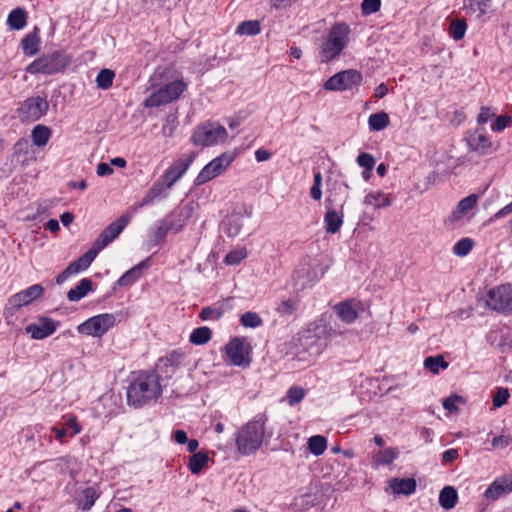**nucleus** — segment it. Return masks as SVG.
<instances>
[{
    "label": "nucleus",
    "instance_id": "obj_6",
    "mask_svg": "<svg viewBox=\"0 0 512 512\" xmlns=\"http://www.w3.org/2000/svg\"><path fill=\"white\" fill-rule=\"evenodd\" d=\"M225 354L233 366L248 368L252 362L251 347L245 338L231 339L225 346Z\"/></svg>",
    "mask_w": 512,
    "mask_h": 512
},
{
    "label": "nucleus",
    "instance_id": "obj_32",
    "mask_svg": "<svg viewBox=\"0 0 512 512\" xmlns=\"http://www.w3.org/2000/svg\"><path fill=\"white\" fill-rule=\"evenodd\" d=\"M492 0H465L464 8L467 14L483 17L490 9Z\"/></svg>",
    "mask_w": 512,
    "mask_h": 512
},
{
    "label": "nucleus",
    "instance_id": "obj_22",
    "mask_svg": "<svg viewBox=\"0 0 512 512\" xmlns=\"http://www.w3.org/2000/svg\"><path fill=\"white\" fill-rule=\"evenodd\" d=\"M512 492V475L496 478L486 489L484 495L489 500H497Z\"/></svg>",
    "mask_w": 512,
    "mask_h": 512
},
{
    "label": "nucleus",
    "instance_id": "obj_5",
    "mask_svg": "<svg viewBox=\"0 0 512 512\" xmlns=\"http://www.w3.org/2000/svg\"><path fill=\"white\" fill-rule=\"evenodd\" d=\"M190 363L189 353L182 349H175L160 357L155 364L154 371L159 378L170 379L183 367Z\"/></svg>",
    "mask_w": 512,
    "mask_h": 512
},
{
    "label": "nucleus",
    "instance_id": "obj_29",
    "mask_svg": "<svg viewBox=\"0 0 512 512\" xmlns=\"http://www.w3.org/2000/svg\"><path fill=\"white\" fill-rule=\"evenodd\" d=\"M98 255V252L96 249L91 247L87 252H85L83 255H81L77 260L71 262L68 265V268L71 270L73 274H77L81 271L87 270L91 263L94 261L96 256Z\"/></svg>",
    "mask_w": 512,
    "mask_h": 512
},
{
    "label": "nucleus",
    "instance_id": "obj_17",
    "mask_svg": "<svg viewBox=\"0 0 512 512\" xmlns=\"http://www.w3.org/2000/svg\"><path fill=\"white\" fill-rule=\"evenodd\" d=\"M478 195L470 194L469 196L460 200L456 208L451 212L446 220V223L451 225L461 222L463 220H469L473 216V210L478 203Z\"/></svg>",
    "mask_w": 512,
    "mask_h": 512
},
{
    "label": "nucleus",
    "instance_id": "obj_3",
    "mask_svg": "<svg viewBox=\"0 0 512 512\" xmlns=\"http://www.w3.org/2000/svg\"><path fill=\"white\" fill-rule=\"evenodd\" d=\"M266 419L256 416L236 433L237 450L242 455L255 453L262 445Z\"/></svg>",
    "mask_w": 512,
    "mask_h": 512
},
{
    "label": "nucleus",
    "instance_id": "obj_49",
    "mask_svg": "<svg viewBox=\"0 0 512 512\" xmlns=\"http://www.w3.org/2000/svg\"><path fill=\"white\" fill-rule=\"evenodd\" d=\"M242 326L247 328H257L263 324L262 318L252 311L245 312L240 319Z\"/></svg>",
    "mask_w": 512,
    "mask_h": 512
},
{
    "label": "nucleus",
    "instance_id": "obj_31",
    "mask_svg": "<svg viewBox=\"0 0 512 512\" xmlns=\"http://www.w3.org/2000/svg\"><path fill=\"white\" fill-rule=\"evenodd\" d=\"M93 289V282L90 278H83L76 287L70 289L67 298L71 302H76L84 298Z\"/></svg>",
    "mask_w": 512,
    "mask_h": 512
},
{
    "label": "nucleus",
    "instance_id": "obj_13",
    "mask_svg": "<svg viewBox=\"0 0 512 512\" xmlns=\"http://www.w3.org/2000/svg\"><path fill=\"white\" fill-rule=\"evenodd\" d=\"M362 75L357 70L348 69L331 76L323 85L326 91H345L360 85Z\"/></svg>",
    "mask_w": 512,
    "mask_h": 512
},
{
    "label": "nucleus",
    "instance_id": "obj_20",
    "mask_svg": "<svg viewBox=\"0 0 512 512\" xmlns=\"http://www.w3.org/2000/svg\"><path fill=\"white\" fill-rule=\"evenodd\" d=\"M44 292V288L40 284H34L14 295H12L8 304L11 308H21L22 306H26L39 298Z\"/></svg>",
    "mask_w": 512,
    "mask_h": 512
},
{
    "label": "nucleus",
    "instance_id": "obj_64",
    "mask_svg": "<svg viewBox=\"0 0 512 512\" xmlns=\"http://www.w3.org/2000/svg\"><path fill=\"white\" fill-rule=\"evenodd\" d=\"M199 317L203 321L210 319H218L220 317V313L210 307H205L201 310Z\"/></svg>",
    "mask_w": 512,
    "mask_h": 512
},
{
    "label": "nucleus",
    "instance_id": "obj_56",
    "mask_svg": "<svg viewBox=\"0 0 512 512\" xmlns=\"http://www.w3.org/2000/svg\"><path fill=\"white\" fill-rule=\"evenodd\" d=\"M509 397V389L505 387H499L493 396V406L496 408L502 407L507 403Z\"/></svg>",
    "mask_w": 512,
    "mask_h": 512
},
{
    "label": "nucleus",
    "instance_id": "obj_58",
    "mask_svg": "<svg viewBox=\"0 0 512 512\" xmlns=\"http://www.w3.org/2000/svg\"><path fill=\"white\" fill-rule=\"evenodd\" d=\"M380 0H363L361 4L362 13L364 15H370L380 10Z\"/></svg>",
    "mask_w": 512,
    "mask_h": 512
},
{
    "label": "nucleus",
    "instance_id": "obj_18",
    "mask_svg": "<svg viewBox=\"0 0 512 512\" xmlns=\"http://www.w3.org/2000/svg\"><path fill=\"white\" fill-rule=\"evenodd\" d=\"M59 322L54 321L52 318L47 316H41L38 318L37 323H31L25 327V332L30 335L34 340H42L52 335Z\"/></svg>",
    "mask_w": 512,
    "mask_h": 512
},
{
    "label": "nucleus",
    "instance_id": "obj_26",
    "mask_svg": "<svg viewBox=\"0 0 512 512\" xmlns=\"http://www.w3.org/2000/svg\"><path fill=\"white\" fill-rule=\"evenodd\" d=\"M167 189H169V187L166 186L165 182L159 179L152 185L142 200L134 205L133 209L138 210L153 204L156 200L162 198Z\"/></svg>",
    "mask_w": 512,
    "mask_h": 512
},
{
    "label": "nucleus",
    "instance_id": "obj_9",
    "mask_svg": "<svg viewBox=\"0 0 512 512\" xmlns=\"http://www.w3.org/2000/svg\"><path fill=\"white\" fill-rule=\"evenodd\" d=\"M236 157L237 153L235 151L222 153L204 166L196 178V183L204 184L221 175L233 163Z\"/></svg>",
    "mask_w": 512,
    "mask_h": 512
},
{
    "label": "nucleus",
    "instance_id": "obj_50",
    "mask_svg": "<svg viewBox=\"0 0 512 512\" xmlns=\"http://www.w3.org/2000/svg\"><path fill=\"white\" fill-rule=\"evenodd\" d=\"M211 461L207 452L199 451L194 453V474L200 473L208 468Z\"/></svg>",
    "mask_w": 512,
    "mask_h": 512
},
{
    "label": "nucleus",
    "instance_id": "obj_4",
    "mask_svg": "<svg viewBox=\"0 0 512 512\" xmlns=\"http://www.w3.org/2000/svg\"><path fill=\"white\" fill-rule=\"evenodd\" d=\"M70 56L62 50L43 54L25 67V72L31 75H53L63 72L70 64Z\"/></svg>",
    "mask_w": 512,
    "mask_h": 512
},
{
    "label": "nucleus",
    "instance_id": "obj_23",
    "mask_svg": "<svg viewBox=\"0 0 512 512\" xmlns=\"http://www.w3.org/2000/svg\"><path fill=\"white\" fill-rule=\"evenodd\" d=\"M330 204H331V199L327 198L326 199L327 212L325 213V216H324V224H325V229H326L327 233L335 234L341 229V227L343 225L344 203L340 204L339 211H337L334 208L329 207Z\"/></svg>",
    "mask_w": 512,
    "mask_h": 512
},
{
    "label": "nucleus",
    "instance_id": "obj_62",
    "mask_svg": "<svg viewBox=\"0 0 512 512\" xmlns=\"http://www.w3.org/2000/svg\"><path fill=\"white\" fill-rule=\"evenodd\" d=\"M511 443V438L506 435L496 436L492 439L491 445L494 449H505Z\"/></svg>",
    "mask_w": 512,
    "mask_h": 512
},
{
    "label": "nucleus",
    "instance_id": "obj_2",
    "mask_svg": "<svg viewBox=\"0 0 512 512\" xmlns=\"http://www.w3.org/2000/svg\"><path fill=\"white\" fill-rule=\"evenodd\" d=\"M351 29L344 22L335 23L322 36L319 44V58L322 63H329L339 58L350 42Z\"/></svg>",
    "mask_w": 512,
    "mask_h": 512
},
{
    "label": "nucleus",
    "instance_id": "obj_40",
    "mask_svg": "<svg viewBox=\"0 0 512 512\" xmlns=\"http://www.w3.org/2000/svg\"><path fill=\"white\" fill-rule=\"evenodd\" d=\"M389 123V116L383 111L371 114L368 118L369 129L372 131H382L388 127Z\"/></svg>",
    "mask_w": 512,
    "mask_h": 512
},
{
    "label": "nucleus",
    "instance_id": "obj_1",
    "mask_svg": "<svg viewBox=\"0 0 512 512\" xmlns=\"http://www.w3.org/2000/svg\"><path fill=\"white\" fill-rule=\"evenodd\" d=\"M161 395V379L154 370H141L133 373L126 388L127 404L135 409L156 402Z\"/></svg>",
    "mask_w": 512,
    "mask_h": 512
},
{
    "label": "nucleus",
    "instance_id": "obj_37",
    "mask_svg": "<svg viewBox=\"0 0 512 512\" xmlns=\"http://www.w3.org/2000/svg\"><path fill=\"white\" fill-rule=\"evenodd\" d=\"M458 500V494L455 488L451 486L444 487L439 495V504L442 508L449 510L455 507Z\"/></svg>",
    "mask_w": 512,
    "mask_h": 512
},
{
    "label": "nucleus",
    "instance_id": "obj_51",
    "mask_svg": "<svg viewBox=\"0 0 512 512\" xmlns=\"http://www.w3.org/2000/svg\"><path fill=\"white\" fill-rule=\"evenodd\" d=\"M212 331L206 326L194 329V345H203L210 341Z\"/></svg>",
    "mask_w": 512,
    "mask_h": 512
},
{
    "label": "nucleus",
    "instance_id": "obj_16",
    "mask_svg": "<svg viewBox=\"0 0 512 512\" xmlns=\"http://www.w3.org/2000/svg\"><path fill=\"white\" fill-rule=\"evenodd\" d=\"M469 151L475 152L480 156H485L497 151V146L490 140L489 135L484 129H475L466 137Z\"/></svg>",
    "mask_w": 512,
    "mask_h": 512
},
{
    "label": "nucleus",
    "instance_id": "obj_30",
    "mask_svg": "<svg viewBox=\"0 0 512 512\" xmlns=\"http://www.w3.org/2000/svg\"><path fill=\"white\" fill-rule=\"evenodd\" d=\"M364 204L374 209H380L391 206L392 198L390 194H385L382 191H372L365 196Z\"/></svg>",
    "mask_w": 512,
    "mask_h": 512
},
{
    "label": "nucleus",
    "instance_id": "obj_14",
    "mask_svg": "<svg viewBox=\"0 0 512 512\" xmlns=\"http://www.w3.org/2000/svg\"><path fill=\"white\" fill-rule=\"evenodd\" d=\"M49 108V103L40 96L29 97L17 109L18 117L23 122H34L43 117Z\"/></svg>",
    "mask_w": 512,
    "mask_h": 512
},
{
    "label": "nucleus",
    "instance_id": "obj_10",
    "mask_svg": "<svg viewBox=\"0 0 512 512\" xmlns=\"http://www.w3.org/2000/svg\"><path fill=\"white\" fill-rule=\"evenodd\" d=\"M317 267L318 264L311 257L302 258L294 272L295 285L299 289H305L317 282L324 274L323 271L319 272Z\"/></svg>",
    "mask_w": 512,
    "mask_h": 512
},
{
    "label": "nucleus",
    "instance_id": "obj_57",
    "mask_svg": "<svg viewBox=\"0 0 512 512\" xmlns=\"http://www.w3.org/2000/svg\"><path fill=\"white\" fill-rule=\"evenodd\" d=\"M241 229H242V224L237 219L228 220L227 223H225V225H224V232L229 237L237 236L240 233Z\"/></svg>",
    "mask_w": 512,
    "mask_h": 512
},
{
    "label": "nucleus",
    "instance_id": "obj_34",
    "mask_svg": "<svg viewBox=\"0 0 512 512\" xmlns=\"http://www.w3.org/2000/svg\"><path fill=\"white\" fill-rule=\"evenodd\" d=\"M168 232H170V231H169L164 219L160 220L155 225V228L153 229V231L147 241V246L149 248H153V247H156V246L164 243Z\"/></svg>",
    "mask_w": 512,
    "mask_h": 512
},
{
    "label": "nucleus",
    "instance_id": "obj_7",
    "mask_svg": "<svg viewBox=\"0 0 512 512\" xmlns=\"http://www.w3.org/2000/svg\"><path fill=\"white\" fill-rule=\"evenodd\" d=\"M228 137L224 126L216 122L199 125L194 131V144L212 146L226 141Z\"/></svg>",
    "mask_w": 512,
    "mask_h": 512
},
{
    "label": "nucleus",
    "instance_id": "obj_55",
    "mask_svg": "<svg viewBox=\"0 0 512 512\" xmlns=\"http://www.w3.org/2000/svg\"><path fill=\"white\" fill-rule=\"evenodd\" d=\"M510 126H512V117L509 115H500L496 117L494 123L491 125V130L501 132Z\"/></svg>",
    "mask_w": 512,
    "mask_h": 512
},
{
    "label": "nucleus",
    "instance_id": "obj_27",
    "mask_svg": "<svg viewBox=\"0 0 512 512\" xmlns=\"http://www.w3.org/2000/svg\"><path fill=\"white\" fill-rule=\"evenodd\" d=\"M416 481L413 478H392L389 488L395 495H411L416 491Z\"/></svg>",
    "mask_w": 512,
    "mask_h": 512
},
{
    "label": "nucleus",
    "instance_id": "obj_63",
    "mask_svg": "<svg viewBox=\"0 0 512 512\" xmlns=\"http://www.w3.org/2000/svg\"><path fill=\"white\" fill-rule=\"evenodd\" d=\"M299 0H269L270 6L275 10L286 9Z\"/></svg>",
    "mask_w": 512,
    "mask_h": 512
},
{
    "label": "nucleus",
    "instance_id": "obj_53",
    "mask_svg": "<svg viewBox=\"0 0 512 512\" xmlns=\"http://www.w3.org/2000/svg\"><path fill=\"white\" fill-rule=\"evenodd\" d=\"M306 395V392L301 387H291L288 389L286 397L290 406L301 402Z\"/></svg>",
    "mask_w": 512,
    "mask_h": 512
},
{
    "label": "nucleus",
    "instance_id": "obj_15",
    "mask_svg": "<svg viewBox=\"0 0 512 512\" xmlns=\"http://www.w3.org/2000/svg\"><path fill=\"white\" fill-rule=\"evenodd\" d=\"M131 221L130 214H124L110 223L96 238L92 247L99 253L114 239H116Z\"/></svg>",
    "mask_w": 512,
    "mask_h": 512
},
{
    "label": "nucleus",
    "instance_id": "obj_59",
    "mask_svg": "<svg viewBox=\"0 0 512 512\" xmlns=\"http://www.w3.org/2000/svg\"><path fill=\"white\" fill-rule=\"evenodd\" d=\"M356 161L359 166L364 167L367 170H372L375 165V159L369 153H360Z\"/></svg>",
    "mask_w": 512,
    "mask_h": 512
},
{
    "label": "nucleus",
    "instance_id": "obj_21",
    "mask_svg": "<svg viewBox=\"0 0 512 512\" xmlns=\"http://www.w3.org/2000/svg\"><path fill=\"white\" fill-rule=\"evenodd\" d=\"M62 419L63 423L61 427H52V432L54 433L56 440L60 441L61 443L64 442V437H74L78 435L82 430V427L75 415L66 414L62 417Z\"/></svg>",
    "mask_w": 512,
    "mask_h": 512
},
{
    "label": "nucleus",
    "instance_id": "obj_19",
    "mask_svg": "<svg viewBox=\"0 0 512 512\" xmlns=\"http://www.w3.org/2000/svg\"><path fill=\"white\" fill-rule=\"evenodd\" d=\"M150 267V257L141 261L128 271H126L112 286L108 297L114 294L118 287H126L134 284L142 276L143 270Z\"/></svg>",
    "mask_w": 512,
    "mask_h": 512
},
{
    "label": "nucleus",
    "instance_id": "obj_48",
    "mask_svg": "<svg viewBox=\"0 0 512 512\" xmlns=\"http://www.w3.org/2000/svg\"><path fill=\"white\" fill-rule=\"evenodd\" d=\"M185 219L181 213L180 214H172L164 219L168 229L170 232L178 233L183 226L185 225Z\"/></svg>",
    "mask_w": 512,
    "mask_h": 512
},
{
    "label": "nucleus",
    "instance_id": "obj_36",
    "mask_svg": "<svg viewBox=\"0 0 512 512\" xmlns=\"http://www.w3.org/2000/svg\"><path fill=\"white\" fill-rule=\"evenodd\" d=\"M27 24V12L23 8L13 9L7 17V25L12 30H21Z\"/></svg>",
    "mask_w": 512,
    "mask_h": 512
},
{
    "label": "nucleus",
    "instance_id": "obj_47",
    "mask_svg": "<svg viewBox=\"0 0 512 512\" xmlns=\"http://www.w3.org/2000/svg\"><path fill=\"white\" fill-rule=\"evenodd\" d=\"M474 241L471 238H462L453 246V253L456 256L464 257L473 249Z\"/></svg>",
    "mask_w": 512,
    "mask_h": 512
},
{
    "label": "nucleus",
    "instance_id": "obj_33",
    "mask_svg": "<svg viewBox=\"0 0 512 512\" xmlns=\"http://www.w3.org/2000/svg\"><path fill=\"white\" fill-rule=\"evenodd\" d=\"M36 31L37 28L34 32L27 34L21 41V48L26 56L32 57L39 52L40 37Z\"/></svg>",
    "mask_w": 512,
    "mask_h": 512
},
{
    "label": "nucleus",
    "instance_id": "obj_35",
    "mask_svg": "<svg viewBox=\"0 0 512 512\" xmlns=\"http://www.w3.org/2000/svg\"><path fill=\"white\" fill-rule=\"evenodd\" d=\"M52 135V130L50 127L38 124L33 127L31 132L32 143L37 147L45 146L50 140Z\"/></svg>",
    "mask_w": 512,
    "mask_h": 512
},
{
    "label": "nucleus",
    "instance_id": "obj_11",
    "mask_svg": "<svg viewBox=\"0 0 512 512\" xmlns=\"http://www.w3.org/2000/svg\"><path fill=\"white\" fill-rule=\"evenodd\" d=\"M115 323L116 318L114 314L104 313L87 319L78 325L77 330L80 334L102 337Z\"/></svg>",
    "mask_w": 512,
    "mask_h": 512
},
{
    "label": "nucleus",
    "instance_id": "obj_39",
    "mask_svg": "<svg viewBox=\"0 0 512 512\" xmlns=\"http://www.w3.org/2000/svg\"><path fill=\"white\" fill-rule=\"evenodd\" d=\"M98 497H99V495L97 494L95 488H93L91 486L86 487L82 491L81 497L78 500V508L83 511L90 510L93 507V505Z\"/></svg>",
    "mask_w": 512,
    "mask_h": 512
},
{
    "label": "nucleus",
    "instance_id": "obj_12",
    "mask_svg": "<svg viewBox=\"0 0 512 512\" xmlns=\"http://www.w3.org/2000/svg\"><path fill=\"white\" fill-rule=\"evenodd\" d=\"M185 85L181 81L170 82L163 87H160L157 91L153 92L144 101L145 107H159L166 105L173 100L177 99L183 92Z\"/></svg>",
    "mask_w": 512,
    "mask_h": 512
},
{
    "label": "nucleus",
    "instance_id": "obj_54",
    "mask_svg": "<svg viewBox=\"0 0 512 512\" xmlns=\"http://www.w3.org/2000/svg\"><path fill=\"white\" fill-rule=\"evenodd\" d=\"M30 142L27 138L22 137L17 140L13 147V154L16 157L27 156L30 153Z\"/></svg>",
    "mask_w": 512,
    "mask_h": 512
},
{
    "label": "nucleus",
    "instance_id": "obj_41",
    "mask_svg": "<svg viewBox=\"0 0 512 512\" xmlns=\"http://www.w3.org/2000/svg\"><path fill=\"white\" fill-rule=\"evenodd\" d=\"M308 450L315 456L322 455L327 449V439L322 435H314L308 439Z\"/></svg>",
    "mask_w": 512,
    "mask_h": 512
},
{
    "label": "nucleus",
    "instance_id": "obj_24",
    "mask_svg": "<svg viewBox=\"0 0 512 512\" xmlns=\"http://www.w3.org/2000/svg\"><path fill=\"white\" fill-rule=\"evenodd\" d=\"M359 306L358 301L351 299L336 304L333 309L341 321L352 324L359 316Z\"/></svg>",
    "mask_w": 512,
    "mask_h": 512
},
{
    "label": "nucleus",
    "instance_id": "obj_28",
    "mask_svg": "<svg viewBox=\"0 0 512 512\" xmlns=\"http://www.w3.org/2000/svg\"><path fill=\"white\" fill-rule=\"evenodd\" d=\"M399 456V450L393 447H387L383 450L377 451L372 456V466L378 468L380 466H386L393 463Z\"/></svg>",
    "mask_w": 512,
    "mask_h": 512
},
{
    "label": "nucleus",
    "instance_id": "obj_25",
    "mask_svg": "<svg viewBox=\"0 0 512 512\" xmlns=\"http://www.w3.org/2000/svg\"><path fill=\"white\" fill-rule=\"evenodd\" d=\"M191 162L192 155L188 156L186 160L176 162L165 171L160 179L165 182L166 186L171 188L173 184L188 170Z\"/></svg>",
    "mask_w": 512,
    "mask_h": 512
},
{
    "label": "nucleus",
    "instance_id": "obj_46",
    "mask_svg": "<svg viewBox=\"0 0 512 512\" xmlns=\"http://www.w3.org/2000/svg\"><path fill=\"white\" fill-rule=\"evenodd\" d=\"M114 78H115V73L113 70L106 69V68L101 69L96 77L97 87L102 90L109 89L113 84Z\"/></svg>",
    "mask_w": 512,
    "mask_h": 512
},
{
    "label": "nucleus",
    "instance_id": "obj_38",
    "mask_svg": "<svg viewBox=\"0 0 512 512\" xmlns=\"http://www.w3.org/2000/svg\"><path fill=\"white\" fill-rule=\"evenodd\" d=\"M467 31V23L462 18H453L450 21L448 34L455 41H459L464 38Z\"/></svg>",
    "mask_w": 512,
    "mask_h": 512
},
{
    "label": "nucleus",
    "instance_id": "obj_44",
    "mask_svg": "<svg viewBox=\"0 0 512 512\" xmlns=\"http://www.w3.org/2000/svg\"><path fill=\"white\" fill-rule=\"evenodd\" d=\"M247 256L248 251L244 246H236L224 257V263L229 266L237 265Z\"/></svg>",
    "mask_w": 512,
    "mask_h": 512
},
{
    "label": "nucleus",
    "instance_id": "obj_52",
    "mask_svg": "<svg viewBox=\"0 0 512 512\" xmlns=\"http://www.w3.org/2000/svg\"><path fill=\"white\" fill-rule=\"evenodd\" d=\"M322 174L320 171L314 172L313 185L310 188V196L315 201H320L322 198Z\"/></svg>",
    "mask_w": 512,
    "mask_h": 512
},
{
    "label": "nucleus",
    "instance_id": "obj_43",
    "mask_svg": "<svg viewBox=\"0 0 512 512\" xmlns=\"http://www.w3.org/2000/svg\"><path fill=\"white\" fill-rule=\"evenodd\" d=\"M261 32L260 22L258 20H247L241 22L236 29L237 35L255 36Z\"/></svg>",
    "mask_w": 512,
    "mask_h": 512
},
{
    "label": "nucleus",
    "instance_id": "obj_45",
    "mask_svg": "<svg viewBox=\"0 0 512 512\" xmlns=\"http://www.w3.org/2000/svg\"><path fill=\"white\" fill-rule=\"evenodd\" d=\"M424 367L433 374H438L441 370H445L448 367V362L441 355L429 356L424 360Z\"/></svg>",
    "mask_w": 512,
    "mask_h": 512
},
{
    "label": "nucleus",
    "instance_id": "obj_61",
    "mask_svg": "<svg viewBox=\"0 0 512 512\" xmlns=\"http://www.w3.org/2000/svg\"><path fill=\"white\" fill-rule=\"evenodd\" d=\"M495 116V112L490 107H481L477 116V123L480 125L486 124L491 118Z\"/></svg>",
    "mask_w": 512,
    "mask_h": 512
},
{
    "label": "nucleus",
    "instance_id": "obj_60",
    "mask_svg": "<svg viewBox=\"0 0 512 512\" xmlns=\"http://www.w3.org/2000/svg\"><path fill=\"white\" fill-rule=\"evenodd\" d=\"M173 440L178 444H187V450L192 453V440H189L184 430H176L172 435Z\"/></svg>",
    "mask_w": 512,
    "mask_h": 512
},
{
    "label": "nucleus",
    "instance_id": "obj_42",
    "mask_svg": "<svg viewBox=\"0 0 512 512\" xmlns=\"http://www.w3.org/2000/svg\"><path fill=\"white\" fill-rule=\"evenodd\" d=\"M298 304L299 301L297 298H285L277 303L275 310L281 316L292 315L297 310Z\"/></svg>",
    "mask_w": 512,
    "mask_h": 512
},
{
    "label": "nucleus",
    "instance_id": "obj_8",
    "mask_svg": "<svg viewBox=\"0 0 512 512\" xmlns=\"http://www.w3.org/2000/svg\"><path fill=\"white\" fill-rule=\"evenodd\" d=\"M486 305L499 313H512V285L504 284L487 292Z\"/></svg>",
    "mask_w": 512,
    "mask_h": 512
}]
</instances>
